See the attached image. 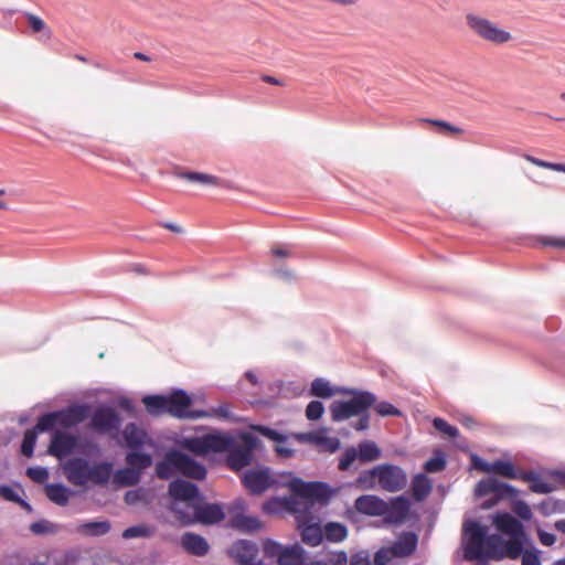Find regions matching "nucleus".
I'll return each instance as SVG.
<instances>
[{"mask_svg":"<svg viewBox=\"0 0 565 565\" xmlns=\"http://www.w3.org/2000/svg\"><path fill=\"white\" fill-rule=\"evenodd\" d=\"M243 444L236 446L235 439L223 433L206 434L201 437H190L183 443V447L190 452L204 456L209 452L227 451L226 463L238 471L247 467L253 459V450L256 446V439L250 435H243Z\"/></svg>","mask_w":565,"mask_h":565,"instance_id":"f257e3e1","label":"nucleus"},{"mask_svg":"<svg viewBox=\"0 0 565 565\" xmlns=\"http://www.w3.org/2000/svg\"><path fill=\"white\" fill-rule=\"evenodd\" d=\"M340 394L352 395L349 401L334 402L331 407V417L334 422H342L350 417L361 415L376 402V396L367 391L343 388Z\"/></svg>","mask_w":565,"mask_h":565,"instance_id":"f03ea898","label":"nucleus"},{"mask_svg":"<svg viewBox=\"0 0 565 565\" xmlns=\"http://www.w3.org/2000/svg\"><path fill=\"white\" fill-rule=\"evenodd\" d=\"M89 415V406L85 404L72 405L66 408L45 413L38 418L39 430H52L54 427L72 428L83 423Z\"/></svg>","mask_w":565,"mask_h":565,"instance_id":"7ed1b4c3","label":"nucleus"},{"mask_svg":"<svg viewBox=\"0 0 565 565\" xmlns=\"http://www.w3.org/2000/svg\"><path fill=\"white\" fill-rule=\"evenodd\" d=\"M465 19L468 29L484 42L502 45L513 40V35L509 30L482 15L467 13Z\"/></svg>","mask_w":565,"mask_h":565,"instance_id":"20e7f679","label":"nucleus"},{"mask_svg":"<svg viewBox=\"0 0 565 565\" xmlns=\"http://www.w3.org/2000/svg\"><path fill=\"white\" fill-rule=\"evenodd\" d=\"M463 554L467 561L482 559L488 540L487 529L477 521H466L462 526Z\"/></svg>","mask_w":565,"mask_h":565,"instance_id":"39448f33","label":"nucleus"},{"mask_svg":"<svg viewBox=\"0 0 565 565\" xmlns=\"http://www.w3.org/2000/svg\"><path fill=\"white\" fill-rule=\"evenodd\" d=\"M476 494L478 497L492 495L490 500L483 503L484 508H491L501 500L514 499L519 494V491L514 487L500 482L495 478H488L478 482Z\"/></svg>","mask_w":565,"mask_h":565,"instance_id":"423d86ee","label":"nucleus"},{"mask_svg":"<svg viewBox=\"0 0 565 565\" xmlns=\"http://www.w3.org/2000/svg\"><path fill=\"white\" fill-rule=\"evenodd\" d=\"M381 457V450L374 441H362L359 444L358 449L348 447L342 454L338 468L341 471H347L351 465L359 458L362 462L375 461Z\"/></svg>","mask_w":565,"mask_h":565,"instance_id":"0eeeda50","label":"nucleus"},{"mask_svg":"<svg viewBox=\"0 0 565 565\" xmlns=\"http://www.w3.org/2000/svg\"><path fill=\"white\" fill-rule=\"evenodd\" d=\"M191 405L192 399L184 391H174L172 394L168 395L167 414L182 419H196L210 416L205 411H192Z\"/></svg>","mask_w":565,"mask_h":565,"instance_id":"6e6552de","label":"nucleus"},{"mask_svg":"<svg viewBox=\"0 0 565 565\" xmlns=\"http://www.w3.org/2000/svg\"><path fill=\"white\" fill-rule=\"evenodd\" d=\"M377 483L387 492H397L407 484V475L398 466L383 463L376 466Z\"/></svg>","mask_w":565,"mask_h":565,"instance_id":"1a4fd4ad","label":"nucleus"},{"mask_svg":"<svg viewBox=\"0 0 565 565\" xmlns=\"http://www.w3.org/2000/svg\"><path fill=\"white\" fill-rule=\"evenodd\" d=\"M194 518L180 514L179 519L185 523L200 522L203 524H215L224 520L225 514L221 505L215 503L193 504Z\"/></svg>","mask_w":565,"mask_h":565,"instance_id":"9d476101","label":"nucleus"},{"mask_svg":"<svg viewBox=\"0 0 565 565\" xmlns=\"http://www.w3.org/2000/svg\"><path fill=\"white\" fill-rule=\"evenodd\" d=\"M242 482L252 494H262L275 483L267 468L249 469L243 477Z\"/></svg>","mask_w":565,"mask_h":565,"instance_id":"9b49d317","label":"nucleus"},{"mask_svg":"<svg viewBox=\"0 0 565 565\" xmlns=\"http://www.w3.org/2000/svg\"><path fill=\"white\" fill-rule=\"evenodd\" d=\"M78 438L72 434L55 430L52 434L47 454L57 459H63L71 455L77 447Z\"/></svg>","mask_w":565,"mask_h":565,"instance_id":"f8f14e48","label":"nucleus"},{"mask_svg":"<svg viewBox=\"0 0 565 565\" xmlns=\"http://www.w3.org/2000/svg\"><path fill=\"white\" fill-rule=\"evenodd\" d=\"M291 490L300 499L307 500L310 505H313L317 501H326L328 499V488L322 482L295 480L291 482Z\"/></svg>","mask_w":565,"mask_h":565,"instance_id":"ddd939ff","label":"nucleus"},{"mask_svg":"<svg viewBox=\"0 0 565 565\" xmlns=\"http://www.w3.org/2000/svg\"><path fill=\"white\" fill-rule=\"evenodd\" d=\"M120 426V417L117 412L107 406L98 407L92 415L90 427L99 433L117 430Z\"/></svg>","mask_w":565,"mask_h":565,"instance_id":"4468645a","label":"nucleus"},{"mask_svg":"<svg viewBox=\"0 0 565 565\" xmlns=\"http://www.w3.org/2000/svg\"><path fill=\"white\" fill-rule=\"evenodd\" d=\"M169 494L177 501L186 502L193 508L195 500L201 498L199 488L189 481L177 479L169 484Z\"/></svg>","mask_w":565,"mask_h":565,"instance_id":"2eb2a0df","label":"nucleus"},{"mask_svg":"<svg viewBox=\"0 0 565 565\" xmlns=\"http://www.w3.org/2000/svg\"><path fill=\"white\" fill-rule=\"evenodd\" d=\"M177 471L181 475L195 480H202L206 476V469L203 465L191 459L188 455L178 451L173 456Z\"/></svg>","mask_w":565,"mask_h":565,"instance_id":"dca6fc26","label":"nucleus"},{"mask_svg":"<svg viewBox=\"0 0 565 565\" xmlns=\"http://www.w3.org/2000/svg\"><path fill=\"white\" fill-rule=\"evenodd\" d=\"M257 554V545L249 541H237L231 547V555L242 565H265L262 561H256Z\"/></svg>","mask_w":565,"mask_h":565,"instance_id":"f3484780","label":"nucleus"},{"mask_svg":"<svg viewBox=\"0 0 565 565\" xmlns=\"http://www.w3.org/2000/svg\"><path fill=\"white\" fill-rule=\"evenodd\" d=\"M67 480L74 486H85L88 481L89 465L85 459L74 458L64 466Z\"/></svg>","mask_w":565,"mask_h":565,"instance_id":"a211bd4d","label":"nucleus"},{"mask_svg":"<svg viewBox=\"0 0 565 565\" xmlns=\"http://www.w3.org/2000/svg\"><path fill=\"white\" fill-rule=\"evenodd\" d=\"M355 509L363 514L382 516L387 511V503L381 498L372 494L359 497L354 503Z\"/></svg>","mask_w":565,"mask_h":565,"instance_id":"6ab92c4d","label":"nucleus"},{"mask_svg":"<svg viewBox=\"0 0 565 565\" xmlns=\"http://www.w3.org/2000/svg\"><path fill=\"white\" fill-rule=\"evenodd\" d=\"M494 526L502 533L512 536H524L523 524L510 513H498L493 520Z\"/></svg>","mask_w":565,"mask_h":565,"instance_id":"aec40b11","label":"nucleus"},{"mask_svg":"<svg viewBox=\"0 0 565 565\" xmlns=\"http://www.w3.org/2000/svg\"><path fill=\"white\" fill-rule=\"evenodd\" d=\"M182 547L191 555L204 556L209 552V544L201 535L186 532L181 536Z\"/></svg>","mask_w":565,"mask_h":565,"instance_id":"412c9836","label":"nucleus"},{"mask_svg":"<svg viewBox=\"0 0 565 565\" xmlns=\"http://www.w3.org/2000/svg\"><path fill=\"white\" fill-rule=\"evenodd\" d=\"M390 547L395 557L409 556L417 547V535L413 532H406L402 534Z\"/></svg>","mask_w":565,"mask_h":565,"instance_id":"4be33fe9","label":"nucleus"},{"mask_svg":"<svg viewBox=\"0 0 565 565\" xmlns=\"http://www.w3.org/2000/svg\"><path fill=\"white\" fill-rule=\"evenodd\" d=\"M409 512V502L404 497H397L387 503V511L384 514L390 522H403Z\"/></svg>","mask_w":565,"mask_h":565,"instance_id":"5701e85b","label":"nucleus"},{"mask_svg":"<svg viewBox=\"0 0 565 565\" xmlns=\"http://www.w3.org/2000/svg\"><path fill=\"white\" fill-rule=\"evenodd\" d=\"M505 541L498 534H491L486 541L482 559L501 561L504 558Z\"/></svg>","mask_w":565,"mask_h":565,"instance_id":"b1692460","label":"nucleus"},{"mask_svg":"<svg viewBox=\"0 0 565 565\" xmlns=\"http://www.w3.org/2000/svg\"><path fill=\"white\" fill-rule=\"evenodd\" d=\"M411 489L413 498L416 501H423L430 494L433 483L426 475L418 473L412 479Z\"/></svg>","mask_w":565,"mask_h":565,"instance_id":"393cba45","label":"nucleus"},{"mask_svg":"<svg viewBox=\"0 0 565 565\" xmlns=\"http://www.w3.org/2000/svg\"><path fill=\"white\" fill-rule=\"evenodd\" d=\"M294 437L298 441H309L316 445L326 446L331 452L335 451L340 444L337 438H330L318 433L295 434Z\"/></svg>","mask_w":565,"mask_h":565,"instance_id":"a878e982","label":"nucleus"},{"mask_svg":"<svg viewBox=\"0 0 565 565\" xmlns=\"http://www.w3.org/2000/svg\"><path fill=\"white\" fill-rule=\"evenodd\" d=\"M520 480L530 483V490L534 493L546 494L554 490V487L547 482H545L536 472L534 471H523L520 476Z\"/></svg>","mask_w":565,"mask_h":565,"instance_id":"bb28decb","label":"nucleus"},{"mask_svg":"<svg viewBox=\"0 0 565 565\" xmlns=\"http://www.w3.org/2000/svg\"><path fill=\"white\" fill-rule=\"evenodd\" d=\"M113 465L110 462H99L89 467L88 481L95 484L104 486L108 483L111 476Z\"/></svg>","mask_w":565,"mask_h":565,"instance_id":"cd10ccee","label":"nucleus"},{"mask_svg":"<svg viewBox=\"0 0 565 565\" xmlns=\"http://www.w3.org/2000/svg\"><path fill=\"white\" fill-rule=\"evenodd\" d=\"M147 412L152 416H159L167 413L168 396L147 395L142 398Z\"/></svg>","mask_w":565,"mask_h":565,"instance_id":"c85d7f7f","label":"nucleus"},{"mask_svg":"<svg viewBox=\"0 0 565 565\" xmlns=\"http://www.w3.org/2000/svg\"><path fill=\"white\" fill-rule=\"evenodd\" d=\"M323 537L332 543H341L348 537V527L340 522H328L323 526Z\"/></svg>","mask_w":565,"mask_h":565,"instance_id":"c756f323","label":"nucleus"},{"mask_svg":"<svg viewBox=\"0 0 565 565\" xmlns=\"http://www.w3.org/2000/svg\"><path fill=\"white\" fill-rule=\"evenodd\" d=\"M233 526L242 532L254 533L262 529L263 523L256 516L237 514L232 520Z\"/></svg>","mask_w":565,"mask_h":565,"instance_id":"7c9ffc66","label":"nucleus"},{"mask_svg":"<svg viewBox=\"0 0 565 565\" xmlns=\"http://www.w3.org/2000/svg\"><path fill=\"white\" fill-rule=\"evenodd\" d=\"M124 439L129 448H138L143 445L146 433L136 424H127L122 431Z\"/></svg>","mask_w":565,"mask_h":565,"instance_id":"2f4dec72","label":"nucleus"},{"mask_svg":"<svg viewBox=\"0 0 565 565\" xmlns=\"http://www.w3.org/2000/svg\"><path fill=\"white\" fill-rule=\"evenodd\" d=\"M177 175L181 179L200 183L205 186H221L223 184L220 178L203 172H180Z\"/></svg>","mask_w":565,"mask_h":565,"instance_id":"473e14b6","label":"nucleus"},{"mask_svg":"<svg viewBox=\"0 0 565 565\" xmlns=\"http://www.w3.org/2000/svg\"><path fill=\"white\" fill-rule=\"evenodd\" d=\"M177 450L169 451L162 461H159L156 466V475L159 479L168 480L170 479L174 472L177 471L174 463V455Z\"/></svg>","mask_w":565,"mask_h":565,"instance_id":"72a5a7b5","label":"nucleus"},{"mask_svg":"<svg viewBox=\"0 0 565 565\" xmlns=\"http://www.w3.org/2000/svg\"><path fill=\"white\" fill-rule=\"evenodd\" d=\"M46 497L54 503L64 507L68 503V490L60 483H51L45 487Z\"/></svg>","mask_w":565,"mask_h":565,"instance_id":"f704fd0d","label":"nucleus"},{"mask_svg":"<svg viewBox=\"0 0 565 565\" xmlns=\"http://www.w3.org/2000/svg\"><path fill=\"white\" fill-rule=\"evenodd\" d=\"M490 470L492 473L499 475L509 479H520L522 470H516L514 465L510 461L495 460L491 462Z\"/></svg>","mask_w":565,"mask_h":565,"instance_id":"c9c22d12","label":"nucleus"},{"mask_svg":"<svg viewBox=\"0 0 565 565\" xmlns=\"http://www.w3.org/2000/svg\"><path fill=\"white\" fill-rule=\"evenodd\" d=\"M278 565H303L302 551L298 546L286 547L277 559Z\"/></svg>","mask_w":565,"mask_h":565,"instance_id":"e433bc0d","label":"nucleus"},{"mask_svg":"<svg viewBox=\"0 0 565 565\" xmlns=\"http://www.w3.org/2000/svg\"><path fill=\"white\" fill-rule=\"evenodd\" d=\"M126 462L130 468L141 473L142 470L152 465V457L145 452H128L126 456Z\"/></svg>","mask_w":565,"mask_h":565,"instance_id":"4c0bfd02","label":"nucleus"},{"mask_svg":"<svg viewBox=\"0 0 565 565\" xmlns=\"http://www.w3.org/2000/svg\"><path fill=\"white\" fill-rule=\"evenodd\" d=\"M301 540L309 546H318L323 540V529L318 524H310L302 529Z\"/></svg>","mask_w":565,"mask_h":565,"instance_id":"58836bf2","label":"nucleus"},{"mask_svg":"<svg viewBox=\"0 0 565 565\" xmlns=\"http://www.w3.org/2000/svg\"><path fill=\"white\" fill-rule=\"evenodd\" d=\"M110 523L108 521H90L81 524L77 531L92 536H100L108 533Z\"/></svg>","mask_w":565,"mask_h":565,"instance_id":"ea45409f","label":"nucleus"},{"mask_svg":"<svg viewBox=\"0 0 565 565\" xmlns=\"http://www.w3.org/2000/svg\"><path fill=\"white\" fill-rule=\"evenodd\" d=\"M285 502H287L286 511L299 516L308 514L312 507L307 500L300 499L297 494H294L290 498H285Z\"/></svg>","mask_w":565,"mask_h":565,"instance_id":"a19ab883","label":"nucleus"},{"mask_svg":"<svg viewBox=\"0 0 565 565\" xmlns=\"http://www.w3.org/2000/svg\"><path fill=\"white\" fill-rule=\"evenodd\" d=\"M343 388H337L333 390L330 386V383L326 381L324 379L318 377L313 380L310 387V393L313 396L328 398L333 396L335 393H339V391H342Z\"/></svg>","mask_w":565,"mask_h":565,"instance_id":"79ce46f5","label":"nucleus"},{"mask_svg":"<svg viewBox=\"0 0 565 565\" xmlns=\"http://www.w3.org/2000/svg\"><path fill=\"white\" fill-rule=\"evenodd\" d=\"M45 430H39L36 428V425L32 429H28L24 433L22 445H21V452L23 456L30 458L33 456L38 434L44 433Z\"/></svg>","mask_w":565,"mask_h":565,"instance_id":"37998d69","label":"nucleus"},{"mask_svg":"<svg viewBox=\"0 0 565 565\" xmlns=\"http://www.w3.org/2000/svg\"><path fill=\"white\" fill-rule=\"evenodd\" d=\"M523 536H512L504 543V558L518 559L523 554Z\"/></svg>","mask_w":565,"mask_h":565,"instance_id":"c03bdc74","label":"nucleus"},{"mask_svg":"<svg viewBox=\"0 0 565 565\" xmlns=\"http://www.w3.org/2000/svg\"><path fill=\"white\" fill-rule=\"evenodd\" d=\"M140 472L128 467L121 470H118L115 475V479L118 483L122 486H135L140 480Z\"/></svg>","mask_w":565,"mask_h":565,"instance_id":"a18cd8bd","label":"nucleus"},{"mask_svg":"<svg viewBox=\"0 0 565 565\" xmlns=\"http://www.w3.org/2000/svg\"><path fill=\"white\" fill-rule=\"evenodd\" d=\"M418 122L430 124L433 126L438 127L439 129H441L443 131H445L447 134H452V135H462L463 134L462 128H460L458 126H454L452 124L441 120V119L420 118V119H418Z\"/></svg>","mask_w":565,"mask_h":565,"instance_id":"49530a36","label":"nucleus"},{"mask_svg":"<svg viewBox=\"0 0 565 565\" xmlns=\"http://www.w3.org/2000/svg\"><path fill=\"white\" fill-rule=\"evenodd\" d=\"M376 483H377L376 467L361 472L356 479V484L362 489H373L376 486Z\"/></svg>","mask_w":565,"mask_h":565,"instance_id":"de8ad7c7","label":"nucleus"},{"mask_svg":"<svg viewBox=\"0 0 565 565\" xmlns=\"http://www.w3.org/2000/svg\"><path fill=\"white\" fill-rule=\"evenodd\" d=\"M446 465L447 462L444 454L441 451H437L436 456L425 462L424 469L426 472L435 473L443 471L446 468Z\"/></svg>","mask_w":565,"mask_h":565,"instance_id":"09e8293b","label":"nucleus"},{"mask_svg":"<svg viewBox=\"0 0 565 565\" xmlns=\"http://www.w3.org/2000/svg\"><path fill=\"white\" fill-rule=\"evenodd\" d=\"M286 503L287 502H285V498L284 499L271 498L263 503L262 509H263V512L266 514H270V515L278 514L281 511L286 510Z\"/></svg>","mask_w":565,"mask_h":565,"instance_id":"8fccbe9b","label":"nucleus"},{"mask_svg":"<svg viewBox=\"0 0 565 565\" xmlns=\"http://www.w3.org/2000/svg\"><path fill=\"white\" fill-rule=\"evenodd\" d=\"M523 158L536 167L565 173V164L564 163H553V162L544 161V160H541V159L535 158L530 154H524Z\"/></svg>","mask_w":565,"mask_h":565,"instance_id":"3c124183","label":"nucleus"},{"mask_svg":"<svg viewBox=\"0 0 565 565\" xmlns=\"http://www.w3.org/2000/svg\"><path fill=\"white\" fill-rule=\"evenodd\" d=\"M433 425L438 431L447 435L450 438H456L459 435L458 428L450 425L448 422H446L443 418H439V417L435 418L433 422Z\"/></svg>","mask_w":565,"mask_h":565,"instance_id":"603ef678","label":"nucleus"},{"mask_svg":"<svg viewBox=\"0 0 565 565\" xmlns=\"http://www.w3.org/2000/svg\"><path fill=\"white\" fill-rule=\"evenodd\" d=\"M152 533L151 529L147 525H136L126 529L122 532L124 539H134V537H147Z\"/></svg>","mask_w":565,"mask_h":565,"instance_id":"864d4df0","label":"nucleus"},{"mask_svg":"<svg viewBox=\"0 0 565 565\" xmlns=\"http://www.w3.org/2000/svg\"><path fill=\"white\" fill-rule=\"evenodd\" d=\"M254 430L262 435L263 437H266L270 440L277 441V443H284L287 439V436L278 433L277 430L266 427V426H256L254 427Z\"/></svg>","mask_w":565,"mask_h":565,"instance_id":"5fc2aeb1","label":"nucleus"},{"mask_svg":"<svg viewBox=\"0 0 565 565\" xmlns=\"http://www.w3.org/2000/svg\"><path fill=\"white\" fill-rule=\"evenodd\" d=\"M324 412L323 404L319 401H311L306 408V416L309 420H318Z\"/></svg>","mask_w":565,"mask_h":565,"instance_id":"6e6d98bb","label":"nucleus"},{"mask_svg":"<svg viewBox=\"0 0 565 565\" xmlns=\"http://www.w3.org/2000/svg\"><path fill=\"white\" fill-rule=\"evenodd\" d=\"M374 411L380 416H398L401 415V412L398 408H396L393 404L388 402H381V403H374Z\"/></svg>","mask_w":565,"mask_h":565,"instance_id":"4d7b16f0","label":"nucleus"},{"mask_svg":"<svg viewBox=\"0 0 565 565\" xmlns=\"http://www.w3.org/2000/svg\"><path fill=\"white\" fill-rule=\"evenodd\" d=\"M26 476L34 482L43 483L49 478V472L42 467H29L26 469Z\"/></svg>","mask_w":565,"mask_h":565,"instance_id":"13d9d810","label":"nucleus"},{"mask_svg":"<svg viewBox=\"0 0 565 565\" xmlns=\"http://www.w3.org/2000/svg\"><path fill=\"white\" fill-rule=\"evenodd\" d=\"M26 18H28L29 25L34 33L47 31V38L51 36V30L46 26L45 22L41 18H39L34 14H31V13L28 14Z\"/></svg>","mask_w":565,"mask_h":565,"instance_id":"bf43d9fd","label":"nucleus"},{"mask_svg":"<svg viewBox=\"0 0 565 565\" xmlns=\"http://www.w3.org/2000/svg\"><path fill=\"white\" fill-rule=\"evenodd\" d=\"M513 512L521 519L529 521L532 518V511L529 504L522 500H518L512 504Z\"/></svg>","mask_w":565,"mask_h":565,"instance_id":"052dcab7","label":"nucleus"},{"mask_svg":"<svg viewBox=\"0 0 565 565\" xmlns=\"http://www.w3.org/2000/svg\"><path fill=\"white\" fill-rule=\"evenodd\" d=\"M263 551L267 557H270V558L277 557L278 558V556L282 550H281L280 544H278L277 542H275L273 540H266L263 543Z\"/></svg>","mask_w":565,"mask_h":565,"instance_id":"680f3d73","label":"nucleus"},{"mask_svg":"<svg viewBox=\"0 0 565 565\" xmlns=\"http://www.w3.org/2000/svg\"><path fill=\"white\" fill-rule=\"evenodd\" d=\"M393 557H395V555L393 554L391 547H383L375 553L374 563L376 565H386L392 561Z\"/></svg>","mask_w":565,"mask_h":565,"instance_id":"e2e57ef3","label":"nucleus"},{"mask_svg":"<svg viewBox=\"0 0 565 565\" xmlns=\"http://www.w3.org/2000/svg\"><path fill=\"white\" fill-rule=\"evenodd\" d=\"M30 529L34 534H44L53 532V524L49 521H40L32 523Z\"/></svg>","mask_w":565,"mask_h":565,"instance_id":"0e129e2a","label":"nucleus"},{"mask_svg":"<svg viewBox=\"0 0 565 565\" xmlns=\"http://www.w3.org/2000/svg\"><path fill=\"white\" fill-rule=\"evenodd\" d=\"M522 565H542L537 552L525 551L522 554Z\"/></svg>","mask_w":565,"mask_h":565,"instance_id":"69168bd1","label":"nucleus"},{"mask_svg":"<svg viewBox=\"0 0 565 565\" xmlns=\"http://www.w3.org/2000/svg\"><path fill=\"white\" fill-rule=\"evenodd\" d=\"M330 565H348V555L344 551H338L332 553L329 558Z\"/></svg>","mask_w":565,"mask_h":565,"instance_id":"338daca9","label":"nucleus"},{"mask_svg":"<svg viewBox=\"0 0 565 565\" xmlns=\"http://www.w3.org/2000/svg\"><path fill=\"white\" fill-rule=\"evenodd\" d=\"M350 565H371L369 556L363 553L352 555Z\"/></svg>","mask_w":565,"mask_h":565,"instance_id":"774afa93","label":"nucleus"}]
</instances>
